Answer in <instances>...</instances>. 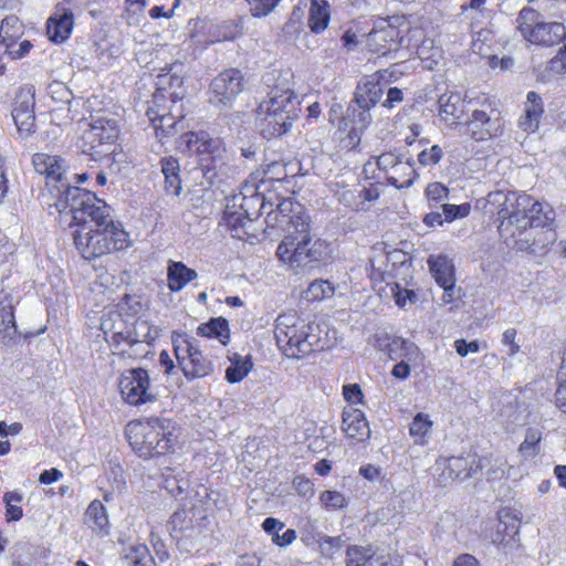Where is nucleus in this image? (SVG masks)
Wrapping results in <instances>:
<instances>
[{
  "instance_id": "obj_25",
  "label": "nucleus",
  "mask_w": 566,
  "mask_h": 566,
  "mask_svg": "<svg viewBox=\"0 0 566 566\" xmlns=\"http://www.w3.org/2000/svg\"><path fill=\"white\" fill-rule=\"evenodd\" d=\"M544 106L542 97L536 92H528L524 106V114L518 120V126L526 133H533L538 128Z\"/></svg>"
},
{
  "instance_id": "obj_16",
  "label": "nucleus",
  "mask_w": 566,
  "mask_h": 566,
  "mask_svg": "<svg viewBox=\"0 0 566 566\" xmlns=\"http://www.w3.org/2000/svg\"><path fill=\"white\" fill-rule=\"evenodd\" d=\"M392 74L388 70H380L371 75L364 76L357 84L353 101L359 107L373 108L380 102L385 93L381 81H387Z\"/></svg>"
},
{
  "instance_id": "obj_54",
  "label": "nucleus",
  "mask_w": 566,
  "mask_h": 566,
  "mask_svg": "<svg viewBox=\"0 0 566 566\" xmlns=\"http://www.w3.org/2000/svg\"><path fill=\"white\" fill-rule=\"evenodd\" d=\"M454 348L461 357H465L470 353H478L480 344L478 340L467 342L465 339H457L454 342Z\"/></svg>"
},
{
  "instance_id": "obj_30",
  "label": "nucleus",
  "mask_w": 566,
  "mask_h": 566,
  "mask_svg": "<svg viewBox=\"0 0 566 566\" xmlns=\"http://www.w3.org/2000/svg\"><path fill=\"white\" fill-rule=\"evenodd\" d=\"M85 522L93 530V532L105 535L108 533V516L105 506L101 501L94 500L91 502L85 512Z\"/></svg>"
},
{
  "instance_id": "obj_35",
  "label": "nucleus",
  "mask_w": 566,
  "mask_h": 566,
  "mask_svg": "<svg viewBox=\"0 0 566 566\" xmlns=\"http://www.w3.org/2000/svg\"><path fill=\"white\" fill-rule=\"evenodd\" d=\"M230 366L226 370V379L231 384L241 381L253 367L250 356L242 357L239 354H234L230 358Z\"/></svg>"
},
{
  "instance_id": "obj_57",
  "label": "nucleus",
  "mask_w": 566,
  "mask_h": 566,
  "mask_svg": "<svg viewBox=\"0 0 566 566\" xmlns=\"http://www.w3.org/2000/svg\"><path fill=\"white\" fill-rule=\"evenodd\" d=\"M403 101V93L398 87H391L387 92V97L382 102V107L394 108L396 105L400 104Z\"/></svg>"
},
{
  "instance_id": "obj_59",
  "label": "nucleus",
  "mask_w": 566,
  "mask_h": 566,
  "mask_svg": "<svg viewBox=\"0 0 566 566\" xmlns=\"http://www.w3.org/2000/svg\"><path fill=\"white\" fill-rule=\"evenodd\" d=\"M360 200L363 201V206L367 207V210L370 207V203L374 202L379 198V192L376 187H369V188H360Z\"/></svg>"
},
{
  "instance_id": "obj_5",
  "label": "nucleus",
  "mask_w": 566,
  "mask_h": 566,
  "mask_svg": "<svg viewBox=\"0 0 566 566\" xmlns=\"http://www.w3.org/2000/svg\"><path fill=\"white\" fill-rule=\"evenodd\" d=\"M125 433L132 449L144 459L167 454L177 443V436L170 430L168 420L130 421Z\"/></svg>"
},
{
  "instance_id": "obj_15",
  "label": "nucleus",
  "mask_w": 566,
  "mask_h": 566,
  "mask_svg": "<svg viewBox=\"0 0 566 566\" xmlns=\"http://www.w3.org/2000/svg\"><path fill=\"white\" fill-rule=\"evenodd\" d=\"M462 126L465 129L464 133L476 142L490 139L502 132L499 113L491 105L473 109L470 118Z\"/></svg>"
},
{
  "instance_id": "obj_7",
  "label": "nucleus",
  "mask_w": 566,
  "mask_h": 566,
  "mask_svg": "<svg viewBox=\"0 0 566 566\" xmlns=\"http://www.w3.org/2000/svg\"><path fill=\"white\" fill-rule=\"evenodd\" d=\"M311 329L296 312L280 314L274 328L276 344L286 357L300 359L313 352Z\"/></svg>"
},
{
  "instance_id": "obj_63",
  "label": "nucleus",
  "mask_w": 566,
  "mask_h": 566,
  "mask_svg": "<svg viewBox=\"0 0 566 566\" xmlns=\"http://www.w3.org/2000/svg\"><path fill=\"white\" fill-rule=\"evenodd\" d=\"M63 476V473L55 468H52L50 470L43 471L39 478L38 481L43 484H51L55 481H59Z\"/></svg>"
},
{
  "instance_id": "obj_2",
  "label": "nucleus",
  "mask_w": 566,
  "mask_h": 566,
  "mask_svg": "<svg viewBox=\"0 0 566 566\" xmlns=\"http://www.w3.org/2000/svg\"><path fill=\"white\" fill-rule=\"evenodd\" d=\"M488 205L497 213L499 233L507 247L521 252L541 253L553 244L557 234L552 224L554 211L528 195L494 191Z\"/></svg>"
},
{
  "instance_id": "obj_43",
  "label": "nucleus",
  "mask_w": 566,
  "mask_h": 566,
  "mask_svg": "<svg viewBox=\"0 0 566 566\" xmlns=\"http://www.w3.org/2000/svg\"><path fill=\"white\" fill-rule=\"evenodd\" d=\"M3 501L6 504L7 521H19L22 517V507L20 506L22 496L15 492H7L3 495Z\"/></svg>"
},
{
  "instance_id": "obj_17",
  "label": "nucleus",
  "mask_w": 566,
  "mask_h": 566,
  "mask_svg": "<svg viewBox=\"0 0 566 566\" xmlns=\"http://www.w3.org/2000/svg\"><path fill=\"white\" fill-rule=\"evenodd\" d=\"M157 88L153 95L155 107L166 111L168 104H181L185 96L184 80L176 72H167L158 75Z\"/></svg>"
},
{
  "instance_id": "obj_24",
  "label": "nucleus",
  "mask_w": 566,
  "mask_h": 566,
  "mask_svg": "<svg viewBox=\"0 0 566 566\" xmlns=\"http://www.w3.org/2000/svg\"><path fill=\"white\" fill-rule=\"evenodd\" d=\"M158 336L157 329L151 326L145 319H136L132 331L126 333L120 331H115L113 334V339L116 343L125 342L128 345H134L137 343H146L150 344Z\"/></svg>"
},
{
  "instance_id": "obj_46",
  "label": "nucleus",
  "mask_w": 566,
  "mask_h": 566,
  "mask_svg": "<svg viewBox=\"0 0 566 566\" xmlns=\"http://www.w3.org/2000/svg\"><path fill=\"white\" fill-rule=\"evenodd\" d=\"M557 378L560 384L555 392L556 406L566 413V352Z\"/></svg>"
},
{
  "instance_id": "obj_23",
  "label": "nucleus",
  "mask_w": 566,
  "mask_h": 566,
  "mask_svg": "<svg viewBox=\"0 0 566 566\" xmlns=\"http://www.w3.org/2000/svg\"><path fill=\"white\" fill-rule=\"evenodd\" d=\"M399 40L400 31L387 21H381L368 33L367 45L374 52H381V54H386V52L390 51L392 46H398Z\"/></svg>"
},
{
  "instance_id": "obj_47",
  "label": "nucleus",
  "mask_w": 566,
  "mask_h": 566,
  "mask_svg": "<svg viewBox=\"0 0 566 566\" xmlns=\"http://www.w3.org/2000/svg\"><path fill=\"white\" fill-rule=\"evenodd\" d=\"M443 157V150L439 145L421 150L418 155V163L423 167L438 165Z\"/></svg>"
},
{
  "instance_id": "obj_61",
  "label": "nucleus",
  "mask_w": 566,
  "mask_h": 566,
  "mask_svg": "<svg viewBox=\"0 0 566 566\" xmlns=\"http://www.w3.org/2000/svg\"><path fill=\"white\" fill-rule=\"evenodd\" d=\"M295 538H296L295 531L292 528H289V530H285L283 534L275 533V535L273 536V543H275L276 545H279L281 547H284V546L292 544L295 541Z\"/></svg>"
},
{
  "instance_id": "obj_14",
  "label": "nucleus",
  "mask_w": 566,
  "mask_h": 566,
  "mask_svg": "<svg viewBox=\"0 0 566 566\" xmlns=\"http://www.w3.org/2000/svg\"><path fill=\"white\" fill-rule=\"evenodd\" d=\"M244 78L241 71L230 69L216 76L209 88V102L216 106H231L243 91Z\"/></svg>"
},
{
  "instance_id": "obj_8",
  "label": "nucleus",
  "mask_w": 566,
  "mask_h": 566,
  "mask_svg": "<svg viewBox=\"0 0 566 566\" xmlns=\"http://www.w3.org/2000/svg\"><path fill=\"white\" fill-rule=\"evenodd\" d=\"M521 36L531 44L551 48L566 38V27L562 22H546L543 15L531 7H524L515 19Z\"/></svg>"
},
{
  "instance_id": "obj_20",
  "label": "nucleus",
  "mask_w": 566,
  "mask_h": 566,
  "mask_svg": "<svg viewBox=\"0 0 566 566\" xmlns=\"http://www.w3.org/2000/svg\"><path fill=\"white\" fill-rule=\"evenodd\" d=\"M181 139L186 145V150L198 155L211 156L214 163L213 168H217L216 161L221 159L224 153L223 143L220 138H212L203 132H188L181 136Z\"/></svg>"
},
{
  "instance_id": "obj_62",
  "label": "nucleus",
  "mask_w": 566,
  "mask_h": 566,
  "mask_svg": "<svg viewBox=\"0 0 566 566\" xmlns=\"http://www.w3.org/2000/svg\"><path fill=\"white\" fill-rule=\"evenodd\" d=\"M516 331L509 328L503 333L502 342L510 347V355H515L520 350V346L515 343Z\"/></svg>"
},
{
  "instance_id": "obj_19",
  "label": "nucleus",
  "mask_w": 566,
  "mask_h": 566,
  "mask_svg": "<svg viewBox=\"0 0 566 566\" xmlns=\"http://www.w3.org/2000/svg\"><path fill=\"white\" fill-rule=\"evenodd\" d=\"M149 119L154 124L156 136L159 139L169 137L178 133V125L185 117L182 104H168L166 111H160L159 107L149 108L147 111Z\"/></svg>"
},
{
  "instance_id": "obj_53",
  "label": "nucleus",
  "mask_w": 566,
  "mask_h": 566,
  "mask_svg": "<svg viewBox=\"0 0 566 566\" xmlns=\"http://www.w3.org/2000/svg\"><path fill=\"white\" fill-rule=\"evenodd\" d=\"M150 542L155 549L156 556L159 562L164 563L169 559V552L167 549L166 544L160 538V536L156 535L155 532L150 533Z\"/></svg>"
},
{
  "instance_id": "obj_6",
  "label": "nucleus",
  "mask_w": 566,
  "mask_h": 566,
  "mask_svg": "<svg viewBox=\"0 0 566 566\" xmlns=\"http://www.w3.org/2000/svg\"><path fill=\"white\" fill-rule=\"evenodd\" d=\"M67 166L57 155L38 153V175L43 177V186L40 187V205L50 216H55L54 209L73 190L66 178Z\"/></svg>"
},
{
  "instance_id": "obj_40",
  "label": "nucleus",
  "mask_w": 566,
  "mask_h": 566,
  "mask_svg": "<svg viewBox=\"0 0 566 566\" xmlns=\"http://www.w3.org/2000/svg\"><path fill=\"white\" fill-rule=\"evenodd\" d=\"M337 199L344 206L355 211H367V207L363 206L360 200L359 186L353 188L342 187L336 191Z\"/></svg>"
},
{
  "instance_id": "obj_22",
  "label": "nucleus",
  "mask_w": 566,
  "mask_h": 566,
  "mask_svg": "<svg viewBox=\"0 0 566 566\" xmlns=\"http://www.w3.org/2000/svg\"><path fill=\"white\" fill-rule=\"evenodd\" d=\"M73 27L74 14L72 10L57 4L46 21L48 39L56 44L63 43L70 38Z\"/></svg>"
},
{
  "instance_id": "obj_49",
  "label": "nucleus",
  "mask_w": 566,
  "mask_h": 566,
  "mask_svg": "<svg viewBox=\"0 0 566 566\" xmlns=\"http://www.w3.org/2000/svg\"><path fill=\"white\" fill-rule=\"evenodd\" d=\"M442 216L446 220V222H451L458 218H464L470 213V205L469 203H462V205H449V203H442Z\"/></svg>"
},
{
  "instance_id": "obj_42",
  "label": "nucleus",
  "mask_w": 566,
  "mask_h": 566,
  "mask_svg": "<svg viewBox=\"0 0 566 566\" xmlns=\"http://www.w3.org/2000/svg\"><path fill=\"white\" fill-rule=\"evenodd\" d=\"M1 325L3 326V328H0L1 342L3 344H8L17 335V326L14 323V316H13V311H12L11 305H9L8 308L3 307Z\"/></svg>"
},
{
  "instance_id": "obj_45",
  "label": "nucleus",
  "mask_w": 566,
  "mask_h": 566,
  "mask_svg": "<svg viewBox=\"0 0 566 566\" xmlns=\"http://www.w3.org/2000/svg\"><path fill=\"white\" fill-rule=\"evenodd\" d=\"M33 48V44L29 40H23L19 44L15 43V40L6 42L1 45V51L3 50L4 54H8L11 59L18 60L24 57Z\"/></svg>"
},
{
  "instance_id": "obj_58",
  "label": "nucleus",
  "mask_w": 566,
  "mask_h": 566,
  "mask_svg": "<svg viewBox=\"0 0 566 566\" xmlns=\"http://www.w3.org/2000/svg\"><path fill=\"white\" fill-rule=\"evenodd\" d=\"M161 171L165 177L179 175V163L177 158L167 157L160 160Z\"/></svg>"
},
{
  "instance_id": "obj_60",
  "label": "nucleus",
  "mask_w": 566,
  "mask_h": 566,
  "mask_svg": "<svg viewBox=\"0 0 566 566\" xmlns=\"http://www.w3.org/2000/svg\"><path fill=\"white\" fill-rule=\"evenodd\" d=\"M165 191L172 196H179L181 191V179L179 175L165 177Z\"/></svg>"
},
{
  "instance_id": "obj_41",
  "label": "nucleus",
  "mask_w": 566,
  "mask_h": 566,
  "mask_svg": "<svg viewBox=\"0 0 566 566\" xmlns=\"http://www.w3.org/2000/svg\"><path fill=\"white\" fill-rule=\"evenodd\" d=\"M542 440V432L538 429L530 428L526 431L525 439L521 443L518 451L524 457H535L539 449L538 444Z\"/></svg>"
},
{
  "instance_id": "obj_39",
  "label": "nucleus",
  "mask_w": 566,
  "mask_h": 566,
  "mask_svg": "<svg viewBox=\"0 0 566 566\" xmlns=\"http://www.w3.org/2000/svg\"><path fill=\"white\" fill-rule=\"evenodd\" d=\"M334 286L327 280L313 281L304 292V297L307 301L315 302L334 295Z\"/></svg>"
},
{
  "instance_id": "obj_21",
  "label": "nucleus",
  "mask_w": 566,
  "mask_h": 566,
  "mask_svg": "<svg viewBox=\"0 0 566 566\" xmlns=\"http://www.w3.org/2000/svg\"><path fill=\"white\" fill-rule=\"evenodd\" d=\"M188 360H180V369L188 380L203 378L214 371L213 363L192 342L185 340Z\"/></svg>"
},
{
  "instance_id": "obj_27",
  "label": "nucleus",
  "mask_w": 566,
  "mask_h": 566,
  "mask_svg": "<svg viewBox=\"0 0 566 566\" xmlns=\"http://www.w3.org/2000/svg\"><path fill=\"white\" fill-rule=\"evenodd\" d=\"M346 566H394L389 556H376L370 548L352 545L346 549Z\"/></svg>"
},
{
  "instance_id": "obj_51",
  "label": "nucleus",
  "mask_w": 566,
  "mask_h": 566,
  "mask_svg": "<svg viewBox=\"0 0 566 566\" xmlns=\"http://www.w3.org/2000/svg\"><path fill=\"white\" fill-rule=\"evenodd\" d=\"M402 157L394 154V153H384L377 158V166L379 169L384 170L388 176L391 170L400 163Z\"/></svg>"
},
{
  "instance_id": "obj_31",
  "label": "nucleus",
  "mask_w": 566,
  "mask_h": 566,
  "mask_svg": "<svg viewBox=\"0 0 566 566\" xmlns=\"http://www.w3.org/2000/svg\"><path fill=\"white\" fill-rule=\"evenodd\" d=\"M416 169L413 163L408 159H401L400 163L390 171L386 177L388 184L395 186L398 189L409 188L416 178Z\"/></svg>"
},
{
  "instance_id": "obj_34",
  "label": "nucleus",
  "mask_w": 566,
  "mask_h": 566,
  "mask_svg": "<svg viewBox=\"0 0 566 566\" xmlns=\"http://www.w3.org/2000/svg\"><path fill=\"white\" fill-rule=\"evenodd\" d=\"M329 22V4L325 0H312L308 13V27L313 32L319 33Z\"/></svg>"
},
{
  "instance_id": "obj_56",
  "label": "nucleus",
  "mask_w": 566,
  "mask_h": 566,
  "mask_svg": "<svg viewBox=\"0 0 566 566\" xmlns=\"http://www.w3.org/2000/svg\"><path fill=\"white\" fill-rule=\"evenodd\" d=\"M391 293L394 297L396 298L397 305L405 306L407 300H411L412 297H416V294L411 290L401 289L399 284L395 283L391 287Z\"/></svg>"
},
{
  "instance_id": "obj_11",
  "label": "nucleus",
  "mask_w": 566,
  "mask_h": 566,
  "mask_svg": "<svg viewBox=\"0 0 566 566\" xmlns=\"http://www.w3.org/2000/svg\"><path fill=\"white\" fill-rule=\"evenodd\" d=\"M117 122L113 118L97 117L83 135V153L94 160L112 153V146L118 138Z\"/></svg>"
},
{
  "instance_id": "obj_38",
  "label": "nucleus",
  "mask_w": 566,
  "mask_h": 566,
  "mask_svg": "<svg viewBox=\"0 0 566 566\" xmlns=\"http://www.w3.org/2000/svg\"><path fill=\"white\" fill-rule=\"evenodd\" d=\"M432 424L429 415L419 412L415 416L409 427V433L415 438L416 443L424 444L426 436L431 430Z\"/></svg>"
},
{
  "instance_id": "obj_26",
  "label": "nucleus",
  "mask_w": 566,
  "mask_h": 566,
  "mask_svg": "<svg viewBox=\"0 0 566 566\" xmlns=\"http://www.w3.org/2000/svg\"><path fill=\"white\" fill-rule=\"evenodd\" d=\"M342 428L348 438L358 441L366 440L370 434L368 421L359 409H350L343 412Z\"/></svg>"
},
{
  "instance_id": "obj_50",
  "label": "nucleus",
  "mask_w": 566,
  "mask_h": 566,
  "mask_svg": "<svg viewBox=\"0 0 566 566\" xmlns=\"http://www.w3.org/2000/svg\"><path fill=\"white\" fill-rule=\"evenodd\" d=\"M449 190L441 182L429 184L426 188V196L429 205H438L448 198Z\"/></svg>"
},
{
  "instance_id": "obj_44",
  "label": "nucleus",
  "mask_w": 566,
  "mask_h": 566,
  "mask_svg": "<svg viewBox=\"0 0 566 566\" xmlns=\"http://www.w3.org/2000/svg\"><path fill=\"white\" fill-rule=\"evenodd\" d=\"M287 178L286 165L279 161H273L266 165L263 170V178L260 180V185L265 189L266 181H283Z\"/></svg>"
},
{
  "instance_id": "obj_1",
  "label": "nucleus",
  "mask_w": 566,
  "mask_h": 566,
  "mask_svg": "<svg viewBox=\"0 0 566 566\" xmlns=\"http://www.w3.org/2000/svg\"><path fill=\"white\" fill-rule=\"evenodd\" d=\"M57 206L55 218L60 226L67 222L78 229L73 232L76 249L85 260H96L130 245L128 233L119 222L113 220L111 207L95 193L73 187Z\"/></svg>"
},
{
  "instance_id": "obj_12",
  "label": "nucleus",
  "mask_w": 566,
  "mask_h": 566,
  "mask_svg": "<svg viewBox=\"0 0 566 566\" xmlns=\"http://www.w3.org/2000/svg\"><path fill=\"white\" fill-rule=\"evenodd\" d=\"M12 118L17 126L18 138L32 146L35 127V92L32 87L21 88L15 98Z\"/></svg>"
},
{
  "instance_id": "obj_28",
  "label": "nucleus",
  "mask_w": 566,
  "mask_h": 566,
  "mask_svg": "<svg viewBox=\"0 0 566 566\" xmlns=\"http://www.w3.org/2000/svg\"><path fill=\"white\" fill-rule=\"evenodd\" d=\"M198 277V273L180 261L168 262L167 281L171 292L181 291L189 282Z\"/></svg>"
},
{
  "instance_id": "obj_64",
  "label": "nucleus",
  "mask_w": 566,
  "mask_h": 566,
  "mask_svg": "<svg viewBox=\"0 0 566 566\" xmlns=\"http://www.w3.org/2000/svg\"><path fill=\"white\" fill-rule=\"evenodd\" d=\"M263 530L272 537L284 528V524L274 517H266L262 523Z\"/></svg>"
},
{
  "instance_id": "obj_13",
  "label": "nucleus",
  "mask_w": 566,
  "mask_h": 566,
  "mask_svg": "<svg viewBox=\"0 0 566 566\" xmlns=\"http://www.w3.org/2000/svg\"><path fill=\"white\" fill-rule=\"evenodd\" d=\"M119 390L123 399L133 406L151 402L156 395L150 390L148 371L144 368H133L122 375Z\"/></svg>"
},
{
  "instance_id": "obj_3",
  "label": "nucleus",
  "mask_w": 566,
  "mask_h": 566,
  "mask_svg": "<svg viewBox=\"0 0 566 566\" xmlns=\"http://www.w3.org/2000/svg\"><path fill=\"white\" fill-rule=\"evenodd\" d=\"M275 213L276 221L287 226V234L276 249L280 260L292 268H303L323 258L324 242L311 235L310 217L301 203L292 198L279 199Z\"/></svg>"
},
{
  "instance_id": "obj_9",
  "label": "nucleus",
  "mask_w": 566,
  "mask_h": 566,
  "mask_svg": "<svg viewBox=\"0 0 566 566\" xmlns=\"http://www.w3.org/2000/svg\"><path fill=\"white\" fill-rule=\"evenodd\" d=\"M261 186H245L244 190L233 196L232 206L227 205L224 220L232 231L245 228L261 214L265 208V198L260 192Z\"/></svg>"
},
{
  "instance_id": "obj_33",
  "label": "nucleus",
  "mask_w": 566,
  "mask_h": 566,
  "mask_svg": "<svg viewBox=\"0 0 566 566\" xmlns=\"http://www.w3.org/2000/svg\"><path fill=\"white\" fill-rule=\"evenodd\" d=\"M197 334L209 338H218L221 344L226 345L230 338L228 321L221 316L211 318L208 323L198 326Z\"/></svg>"
},
{
  "instance_id": "obj_37",
  "label": "nucleus",
  "mask_w": 566,
  "mask_h": 566,
  "mask_svg": "<svg viewBox=\"0 0 566 566\" xmlns=\"http://www.w3.org/2000/svg\"><path fill=\"white\" fill-rule=\"evenodd\" d=\"M124 557L130 566H157L155 558L144 544L132 545Z\"/></svg>"
},
{
  "instance_id": "obj_55",
  "label": "nucleus",
  "mask_w": 566,
  "mask_h": 566,
  "mask_svg": "<svg viewBox=\"0 0 566 566\" xmlns=\"http://www.w3.org/2000/svg\"><path fill=\"white\" fill-rule=\"evenodd\" d=\"M343 395L346 401L350 403H358L363 401V391L359 385H345L343 388Z\"/></svg>"
},
{
  "instance_id": "obj_48",
  "label": "nucleus",
  "mask_w": 566,
  "mask_h": 566,
  "mask_svg": "<svg viewBox=\"0 0 566 566\" xmlns=\"http://www.w3.org/2000/svg\"><path fill=\"white\" fill-rule=\"evenodd\" d=\"M319 499L322 504L328 510H339L347 504L346 497L338 491H324Z\"/></svg>"
},
{
  "instance_id": "obj_36",
  "label": "nucleus",
  "mask_w": 566,
  "mask_h": 566,
  "mask_svg": "<svg viewBox=\"0 0 566 566\" xmlns=\"http://www.w3.org/2000/svg\"><path fill=\"white\" fill-rule=\"evenodd\" d=\"M371 108L359 107L354 101L347 107V117L353 122V133L365 130L371 123Z\"/></svg>"
},
{
  "instance_id": "obj_52",
  "label": "nucleus",
  "mask_w": 566,
  "mask_h": 566,
  "mask_svg": "<svg viewBox=\"0 0 566 566\" xmlns=\"http://www.w3.org/2000/svg\"><path fill=\"white\" fill-rule=\"evenodd\" d=\"M280 0H259V2L251 8V14L255 18H262L268 14L277 6Z\"/></svg>"
},
{
  "instance_id": "obj_18",
  "label": "nucleus",
  "mask_w": 566,
  "mask_h": 566,
  "mask_svg": "<svg viewBox=\"0 0 566 566\" xmlns=\"http://www.w3.org/2000/svg\"><path fill=\"white\" fill-rule=\"evenodd\" d=\"M373 345L381 352H385L390 359L417 360L420 355L419 347L405 338L390 336L387 333H377L374 335Z\"/></svg>"
},
{
  "instance_id": "obj_4",
  "label": "nucleus",
  "mask_w": 566,
  "mask_h": 566,
  "mask_svg": "<svg viewBox=\"0 0 566 566\" xmlns=\"http://www.w3.org/2000/svg\"><path fill=\"white\" fill-rule=\"evenodd\" d=\"M300 99L292 90L274 88L258 107L262 136L271 139L286 134L301 112Z\"/></svg>"
},
{
  "instance_id": "obj_32",
  "label": "nucleus",
  "mask_w": 566,
  "mask_h": 566,
  "mask_svg": "<svg viewBox=\"0 0 566 566\" xmlns=\"http://www.w3.org/2000/svg\"><path fill=\"white\" fill-rule=\"evenodd\" d=\"M438 103L443 120L459 119L464 113L465 103L459 93L442 94Z\"/></svg>"
},
{
  "instance_id": "obj_29",
  "label": "nucleus",
  "mask_w": 566,
  "mask_h": 566,
  "mask_svg": "<svg viewBox=\"0 0 566 566\" xmlns=\"http://www.w3.org/2000/svg\"><path fill=\"white\" fill-rule=\"evenodd\" d=\"M428 266L439 285H449L455 282L454 266L447 255H430Z\"/></svg>"
},
{
  "instance_id": "obj_10",
  "label": "nucleus",
  "mask_w": 566,
  "mask_h": 566,
  "mask_svg": "<svg viewBox=\"0 0 566 566\" xmlns=\"http://www.w3.org/2000/svg\"><path fill=\"white\" fill-rule=\"evenodd\" d=\"M170 537L176 542L177 548L182 553L198 552L205 541L203 528L193 521L191 511H176L167 525Z\"/></svg>"
}]
</instances>
